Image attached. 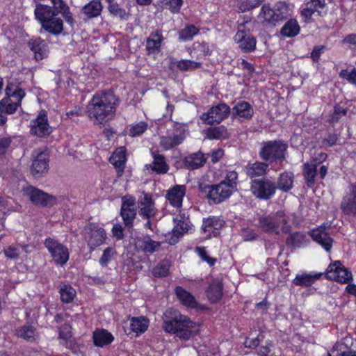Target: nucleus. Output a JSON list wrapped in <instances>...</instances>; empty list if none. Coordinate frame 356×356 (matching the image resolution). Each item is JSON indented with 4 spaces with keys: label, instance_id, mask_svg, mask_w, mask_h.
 <instances>
[{
    "label": "nucleus",
    "instance_id": "f3484780",
    "mask_svg": "<svg viewBox=\"0 0 356 356\" xmlns=\"http://www.w3.org/2000/svg\"><path fill=\"white\" fill-rule=\"evenodd\" d=\"M139 214L145 218L149 219L155 216L156 209L152 197L149 193H143L138 200Z\"/></svg>",
    "mask_w": 356,
    "mask_h": 356
},
{
    "label": "nucleus",
    "instance_id": "5701e85b",
    "mask_svg": "<svg viewBox=\"0 0 356 356\" xmlns=\"http://www.w3.org/2000/svg\"><path fill=\"white\" fill-rule=\"evenodd\" d=\"M288 13L289 9L286 3H277L273 9H268V23L275 25L277 22L286 19Z\"/></svg>",
    "mask_w": 356,
    "mask_h": 356
},
{
    "label": "nucleus",
    "instance_id": "c03bdc74",
    "mask_svg": "<svg viewBox=\"0 0 356 356\" xmlns=\"http://www.w3.org/2000/svg\"><path fill=\"white\" fill-rule=\"evenodd\" d=\"M59 293L60 295V300L64 303L72 302L76 293L75 289L68 284L60 285Z\"/></svg>",
    "mask_w": 356,
    "mask_h": 356
},
{
    "label": "nucleus",
    "instance_id": "9b49d317",
    "mask_svg": "<svg viewBox=\"0 0 356 356\" xmlns=\"http://www.w3.org/2000/svg\"><path fill=\"white\" fill-rule=\"evenodd\" d=\"M26 194L29 196L31 202L42 207H53L56 202V198L42 190L33 186H29L26 191Z\"/></svg>",
    "mask_w": 356,
    "mask_h": 356
},
{
    "label": "nucleus",
    "instance_id": "f8f14e48",
    "mask_svg": "<svg viewBox=\"0 0 356 356\" xmlns=\"http://www.w3.org/2000/svg\"><path fill=\"white\" fill-rule=\"evenodd\" d=\"M230 113L229 107L225 104H220L211 107L207 113L201 115V119L208 124L220 123Z\"/></svg>",
    "mask_w": 356,
    "mask_h": 356
},
{
    "label": "nucleus",
    "instance_id": "58836bf2",
    "mask_svg": "<svg viewBox=\"0 0 356 356\" xmlns=\"http://www.w3.org/2000/svg\"><path fill=\"white\" fill-rule=\"evenodd\" d=\"M294 175L291 172L285 171L280 175L277 183V188L283 191L287 192L291 190L293 185Z\"/></svg>",
    "mask_w": 356,
    "mask_h": 356
},
{
    "label": "nucleus",
    "instance_id": "864d4df0",
    "mask_svg": "<svg viewBox=\"0 0 356 356\" xmlns=\"http://www.w3.org/2000/svg\"><path fill=\"white\" fill-rule=\"evenodd\" d=\"M238 174L235 171H229L227 173L224 180L221 182H224L229 189L232 192L236 190Z\"/></svg>",
    "mask_w": 356,
    "mask_h": 356
},
{
    "label": "nucleus",
    "instance_id": "4c0bfd02",
    "mask_svg": "<svg viewBox=\"0 0 356 356\" xmlns=\"http://www.w3.org/2000/svg\"><path fill=\"white\" fill-rule=\"evenodd\" d=\"M251 191L257 197L260 199H266V181L264 179L252 180Z\"/></svg>",
    "mask_w": 356,
    "mask_h": 356
},
{
    "label": "nucleus",
    "instance_id": "7ed1b4c3",
    "mask_svg": "<svg viewBox=\"0 0 356 356\" xmlns=\"http://www.w3.org/2000/svg\"><path fill=\"white\" fill-rule=\"evenodd\" d=\"M5 92L6 97L0 101V112L10 115L21 106L22 100L26 93L17 81H9Z\"/></svg>",
    "mask_w": 356,
    "mask_h": 356
},
{
    "label": "nucleus",
    "instance_id": "ea45409f",
    "mask_svg": "<svg viewBox=\"0 0 356 356\" xmlns=\"http://www.w3.org/2000/svg\"><path fill=\"white\" fill-rule=\"evenodd\" d=\"M266 165L261 162H255L254 163H249L246 167V173L251 177H257L264 176L266 171Z\"/></svg>",
    "mask_w": 356,
    "mask_h": 356
},
{
    "label": "nucleus",
    "instance_id": "f704fd0d",
    "mask_svg": "<svg viewBox=\"0 0 356 356\" xmlns=\"http://www.w3.org/2000/svg\"><path fill=\"white\" fill-rule=\"evenodd\" d=\"M223 285L219 281L212 282L206 291L207 296L211 302H216L222 296Z\"/></svg>",
    "mask_w": 356,
    "mask_h": 356
},
{
    "label": "nucleus",
    "instance_id": "de8ad7c7",
    "mask_svg": "<svg viewBox=\"0 0 356 356\" xmlns=\"http://www.w3.org/2000/svg\"><path fill=\"white\" fill-rule=\"evenodd\" d=\"M120 215L122 218L124 224L127 227H131L136 216V209L129 208H122L120 209Z\"/></svg>",
    "mask_w": 356,
    "mask_h": 356
},
{
    "label": "nucleus",
    "instance_id": "473e14b6",
    "mask_svg": "<svg viewBox=\"0 0 356 356\" xmlns=\"http://www.w3.org/2000/svg\"><path fill=\"white\" fill-rule=\"evenodd\" d=\"M163 40V38L161 31L157 30L152 33L147 39L146 47L149 54H152L159 50Z\"/></svg>",
    "mask_w": 356,
    "mask_h": 356
},
{
    "label": "nucleus",
    "instance_id": "1a4fd4ad",
    "mask_svg": "<svg viewBox=\"0 0 356 356\" xmlns=\"http://www.w3.org/2000/svg\"><path fill=\"white\" fill-rule=\"evenodd\" d=\"M330 226L323 225L314 228L309 232L312 240L320 245L326 252H330L332 248L333 238L330 236L328 231Z\"/></svg>",
    "mask_w": 356,
    "mask_h": 356
},
{
    "label": "nucleus",
    "instance_id": "20e7f679",
    "mask_svg": "<svg viewBox=\"0 0 356 356\" xmlns=\"http://www.w3.org/2000/svg\"><path fill=\"white\" fill-rule=\"evenodd\" d=\"M288 145L282 140L268 141V165L277 171L283 167Z\"/></svg>",
    "mask_w": 356,
    "mask_h": 356
},
{
    "label": "nucleus",
    "instance_id": "052dcab7",
    "mask_svg": "<svg viewBox=\"0 0 356 356\" xmlns=\"http://www.w3.org/2000/svg\"><path fill=\"white\" fill-rule=\"evenodd\" d=\"M347 114V109L341 107L339 105H337L334 108V112L331 115L330 119V122L331 123L337 122L342 117L345 116Z\"/></svg>",
    "mask_w": 356,
    "mask_h": 356
},
{
    "label": "nucleus",
    "instance_id": "4be33fe9",
    "mask_svg": "<svg viewBox=\"0 0 356 356\" xmlns=\"http://www.w3.org/2000/svg\"><path fill=\"white\" fill-rule=\"evenodd\" d=\"M186 194V186L184 185H176L167 191L165 197L170 204L177 208L182 205L183 197Z\"/></svg>",
    "mask_w": 356,
    "mask_h": 356
},
{
    "label": "nucleus",
    "instance_id": "bf43d9fd",
    "mask_svg": "<svg viewBox=\"0 0 356 356\" xmlns=\"http://www.w3.org/2000/svg\"><path fill=\"white\" fill-rule=\"evenodd\" d=\"M225 129L224 127H211L207 129V135L209 139H220L224 136Z\"/></svg>",
    "mask_w": 356,
    "mask_h": 356
},
{
    "label": "nucleus",
    "instance_id": "c85d7f7f",
    "mask_svg": "<svg viewBox=\"0 0 356 356\" xmlns=\"http://www.w3.org/2000/svg\"><path fill=\"white\" fill-rule=\"evenodd\" d=\"M102 5L100 0H92L81 8L82 13L86 19L98 17L102 11Z\"/></svg>",
    "mask_w": 356,
    "mask_h": 356
},
{
    "label": "nucleus",
    "instance_id": "2f4dec72",
    "mask_svg": "<svg viewBox=\"0 0 356 356\" xmlns=\"http://www.w3.org/2000/svg\"><path fill=\"white\" fill-rule=\"evenodd\" d=\"M317 175V167L307 162L302 165V176L307 186L309 188L314 187L315 184V179Z\"/></svg>",
    "mask_w": 356,
    "mask_h": 356
},
{
    "label": "nucleus",
    "instance_id": "0e129e2a",
    "mask_svg": "<svg viewBox=\"0 0 356 356\" xmlns=\"http://www.w3.org/2000/svg\"><path fill=\"white\" fill-rule=\"evenodd\" d=\"M325 47L324 45L315 46L311 52V58L314 63L319 61L321 54L324 52Z\"/></svg>",
    "mask_w": 356,
    "mask_h": 356
},
{
    "label": "nucleus",
    "instance_id": "f03ea898",
    "mask_svg": "<svg viewBox=\"0 0 356 356\" xmlns=\"http://www.w3.org/2000/svg\"><path fill=\"white\" fill-rule=\"evenodd\" d=\"M164 316L163 329L166 332L175 334L180 339L188 341L198 332L197 325L176 309L166 310Z\"/></svg>",
    "mask_w": 356,
    "mask_h": 356
},
{
    "label": "nucleus",
    "instance_id": "a19ab883",
    "mask_svg": "<svg viewBox=\"0 0 356 356\" xmlns=\"http://www.w3.org/2000/svg\"><path fill=\"white\" fill-rule=\"evenodd\" d=\"M253 110L245 102H240L233 107V114L241 118H249L252 115Z\"/></svg>",
    "mask_w": 356,
    "mask_h": 356
},
{
    "label": "nucleus",
    "instance_id": "09e8293b",
    "mask_svg": "<svg viewBox=\"0 0 356 356\" xmlns=\"http://www.w3.org/2000/svg\"><path fill=\"white\" fill-rule=\"evenodd\" d=\"M199 33V29L194 25H188L178 32L179 39L182 41L191 40Z\"/></svg>",
    "mask_w": 356,
    "mask_h": 356
},
{
    "label": "nucleus",
    "instance_id": "6e6d98bb",
    "mask_svg": "<svg viewBox=\"0 0 356 356\" xmlns=\"http://www.w3.org/2000/svg\"><path fill=\"white\" fill-rule=\"evenodd\" d=\"M202 63L191 60H181L177 63V68L181 71H187L200 67Z\"/></svg>",
    "mask_w": 356,
    "mask_h": 356
},
{
    "label": "nucleus",
    "instance_id": "412c9836",
    "mask_svg": "<svg viewBox=\"0 0 356 356\" xmlns=\"http://www.w3.org/2000/svg\"><path fill=\"white\" fill-rule=\"evenodd\" d=\"M126 148L124 147H120L117 148L109 159V161L112 163L117 170L118 177H121L124 173V169L126 158Z\"/></svg>",
    "mask_w": 356,
    "mask_h": 356
},
{
    "label": "nucleus",
    "instance_id": "cd10ccee",
    "mask_svg": "<svg viewBox=\"0 0 356 356\" xmlns=\"http://www.w3.org/2000/svg\"><path fill=\"white\" fill-rule=\"evenodd\" d=\"M42 28L52 35H59L63 31V22L56 16L41 24Z\"/></svg>",
    "mask_w": 356,
    "mask_h": 356
},
{
    "label": "nucleus",
    "instance_id": "c756f323",
    "mask_svg": "<svg viewBox=\"0 0 356 356\" xmlns=\"http://www.w3.org/2000/svg\"><path fill=\"white\" fill-rule=\"evenodd\" d=\"M207 159L200 152L191 154L184 159V165L189 170L197 169L204 165Z\"/></svg>",
    "mask_w": 356,
    "mask_h": 356
},
{
    "label": "nucleus",
    "instance_id": "4d7b16f0",
    "mask_svg": "<svg viewBox=\"0 0 356 356\" xmlns=\"http://www.w3.org/2000/svg\"><path fill=\"white\" fill-rule=\"evenodd\" d=\"M116 254L115 248L112 247L106 248L103 252L101 258L99 259V264L102 266L106 267L108 266L109 261H111L113 256Z\"/></svg>",
    "mask_w": 356,
    "mask_h": 356
},
{
    "label": "nucleus",
    "instance_id": "e433bc0d",
    "mask_svg": "<svg viewBox=\"0 0 356 356\" xmlns=\"http://www.w3.org/2000/svg\"><path fill=\"white\" fill-rule=\"evenodd\" d=\"M321 276V274L311 275L303 273L297 275L293 280V284L296 286H310Z\"/></svg>",
    "mask_w": 356,
    "mask_h": 356
},
{
    "label": "nucleus",
    "instance_id": "7c9ffc66",
    "mask_svg": "<svg viewBox=\"0 0 356 356\" xmlns=\"http://www.w3.org/2000/svg\"><path fill=\"white\" fill-rule=\"evenodd\" d=\"M175 291L177 298L184 305L190 308L197 307V302L193 296L188 291H186L183 287L177 286Z\"/></svg>",
    "mask_w": 356,
    "mask_h": 356
},
{
    "label": "nucleus",
    "instance_id": "423d86ee",
    "mask_svg": "<svg viewBox=\"0 0 356 356\" xmlns=\"http://www.w3.org/2000/svg\"><path fill=\"white\" fill-rule=\"evenodd\" d=\"M325 277L330 280L341 284H348L353 281L351 271L346 268L340 261H334L328 266Z\"/></svg>",
    "mask_w": 356,
    "mask_h": 356
},
{
    "label": "nucleus",
    "instance_id": "ddd939ff",
    "mask_svg": "<svg viewBox=\"0 0 356 356\" xmlns=\"http://www.w3.org/2000/svg\"><path fill=\"white\" fill-rule=\"evenodd\" d=\"M31 172L35 177H41L49 170V156L46 152L40 151L33 154Z\"/></svg>",
    "mask_w": 356,
    "mask_h": 356
},
{
    "label": "nucleus",
    "instance_id": "680f3d73",
    "mask_svg": "<svg viewBox=\"0 0 356 356\" xmlns=\"http://www.w3.org/2000/svg\"><path fill=\"white\" fill-rule=\"evenodd\" d=\"M195 252L198 254V255L201 257V259L207 262L211 266H213L216 259L214 258H212L209 257L207 251L205 250V248L204 247H196L195 248Z\"/></svg>",
    "mask_w": 356,
    "mask_h": 356
},
{
    "label": "nucleus",
    "instance_id": "f257e3e1",
    "mask_svg": "<svg viewBox=\"0 0 356 356\" xmlns=\"http://www.w3.org/2000/svg\"><path fill=\"white\" fill-rule=\"evenodd\" d=\"M118 98L113 92L95 94L87 106V114L94 124H104L115 113Z\"/></svg>",
    "mask_w": 356,
    "mask_h": 356
},
{
    "label": "nucleus",
    "instance_id": "603ef678",
    "mask_svg": "<svg viewBox=\"0 0 356 356\" xmlns=\"http://www.w3.org/2000/svg\"><path fill=\"white\" fill-rule=\"evenodd\" d=\"M14 138L8 135L0 136V158L7 154L11 147Z\"/></svg>",
    "mask_w": 356,
    "mask_h": 356
},
{
    "label": "nucleus",
    "instance_id": "6ab92c4d",
    "mask_svg": "<svg viewBox=\"0 0 356 356\" xmlns=\"http://www.w3.org/2000/svg\"><path fill=\"white\" fill-rule=\"evenodd\" d=\"M327 12V8L325 0H309L306 3L305 8L301 11V14L306 19H310L315 13L323 16L326 15Z\"/></svg>",
    "mask_w": 356,
    "mask_h": 356
},
{
    "label": "nucleus",
    "instance_id": "79ce46f5",
    "mask_svg": "<svg viewBox=\"0 0 356 356\" xmlns=\"http://www.w3.org/2000/svg\"><path fill=\"white\" fill-rule=\"evenodd\" d=\"M149 326V321L144 316L131 318L130 327L136 334L145 332Z\"/></svg>",
    "mask_w": 356,
    "mask_h": 356
},
{
    "label": "nucleus",
    "instance_id": "393cba45",
    "mask_svg": "<svg viewBox=\"0 0 356 356\" xmlns=\"http://www.w3.org/2000/svg\"><path fill=\"white\" fill-rule=\"evenodd\" d=\"M28 45L31 50L34 53L35 58L37 60H42L47 55V45L40 38H36L34 39H31Z\"/></svg>",
    "mask_w": 356,
    "mask_h": 356
},
{
    "label": "nucleus",
    "instance_id": "3c124183",
    "mask_svg": "<svg viewBox=\"0 0 356 356\" xmlns=\"http://www.w3.org/2000/svg\"><path fill=\"white\" fill-rule=\"evenodd\" d=\"M108 9L111 15L118 17L120 19L127 20L129 17V13L120 7L116 2L109 3Z\"/></svg>",
    "mask_w": 356,
    "mask_h": 356
},
{
    "label": "nucleus",
    "instance_id": "37998d69",
    "mask_svg": "<svg viewBox=\"0 0 356 356\" xmlns=\"http://www.w3.org/2000/svg\"><path fill=\"white\" fill-rule=\"evenodd\" d=\"M16 334L26 341H33L35 339L36 330L33 325H25L16 330Z\"/></svg>",
    "mask_w": 356,
    "mask_h": 356
},
{
    "label": "nucleus",
    "instance_id": "8fccbe9b",
    "mask_svg": "<svg viewBox=\"0 0 356 356\" xmlns=\"http://www.w3.org/2000/svg\"><path fill=\"white\" fill-rule=\"evenodd\" d=\"M170 264L167 259L160 261L152 270V274L156 277L167 276L169 273Z\"/></svg>",
    "mask_w": 356,
    "mask_h": 356
},
{
    "label": "nucleus",
    "instance_id": "c9c22d12",
    "mask_svg": "<svg viewBox=\"0 0 356 356\" xmlns=\"http://www.w3.org/2000/svg\"><path fill=\"white\" fill-rule=\"evenodd\" d=\"M300 27L296 19L288 20L280 31V34L284 38H292L300 33Z\"/></svg>",
    "mask_w": 356,
    "mask_h": 356
},
{
    "label": "nucleus",
    "instance_id": "4468645a",
    "mask_svg": "<svg viewBox=\"0 0 356 356\" xmlns=\"http://www.w3.org/2000/svg\"><path fill=\"white\" fill-rule=\"evenodd\" d=\"M31 133L40 138H44L50 134L51 127L48 122L47 111H41L36 119L33 121Z\"/></svg>",
    "mask_w": 356,
    "mask_h": 356
},
{
    "label": "nucleus",
    "instance_id": "dca6fc26",
    "mask_svg": "<svg viewBox=\"0 0 356 356\" xmlns=\"http://www.w3.org/2000/svg\"><path fill=\"white\" fill-rule=\"evenodd\" d=\"M340 209L346 215L356 216V182L350 186L349 193L343 196Z\"/></svg>",
    "mask_w": 356,
    "mask_h": 356
},
{
    "label": "nucleus",
    "instance_id": "0eeeda50",
    "mask_svg": "<svg viewBox=\"0 0 356 356\" xmlns=\"http://www.w3.org/2000/svg\"><path fill=\"white\" fill-rule=\"evenodd\" d=\"M248 22L238 25V31L234 37V41L244 52L252 51L255 49L256 40L250 33V29L246 28Z\"/></svg>",
    "mask_w": 356,
    "mask_h": 356
},
{
    "label": "nucleus",
    "instance_id": "e2e57ef3",
    "mask_svg": "<svg viewBox=\"0 0 356 356\" xmlns=\"http://www.w3.org/2000/svg\"><path fill=\"white\" fill-rule=\"evenodd\" d=\"M3 253L5 256L8 259H17L19 256L20 252L18 248L12 245H9L4 248Z\"/></svg>",
    "mask_w": 356,
    "mask_h": 356
},
{
    "label": "nucleus",
    "instance_id": "b1692460",
    "mask_svg": "<svg viewBox=\"0 0 356 356\" xmlns=\"http://www.w3.org/2000/svg\"><path fill=\"white\" fill-rule=\"evenodd\" d=\"M136 245L145 254H152L159 250L161 242L152 240L149 236H145L137 238Z\"/></svg>",
    "mask_w": 356,
    "mask_h": 356
},
{
    "label": "nucleus",
    "instance_id": "a18cd8bd",
    "mask_svg": "<svg viewBox=\"0 0 356 356\" xmlns=\"http://www.w3.org/2000/svg\"><path fill=\"white\" fill-rule=\"evenodd\" d=\"M188 231V225L184 222H179L172 229L170 237L168 238L169 243L171 245L175 244L179 241L184 233Z\"/></svg>",
    "mask_w": 356,
    "mask_h": 356
},
{
    "label": "nucleus",
    "instance_id": "13d9d810",
    "mask_svg": "<svg viewBox=\"0 0 356 356\" xmlns=\"http://www.w3.org/2000/svg\"><path fill=\"white\" fill-rule=\"evenodd\" d=\"M264 0H240L238 8L242 11L252 9L259 6Z\"/></svg>",
    "mask_w": 356,
    "mask_h": 356
},
{
    "label": "nucleus",
    "instance_id": "72a5a7b5",
    "mask_svg": "<svg viewBox=\"0 0 356 356\" xmlns=\"http://www.w3.org/2000/svg\"><path fill=\"white\" fill-rule=\"evenodd\" d=\"M114 338L106 330H96L93 333V341L96 346L103 347L112 343Z\"/></svg>",
    "mask_w": 356,
    "mask_h": 356
},
{
    "label": "nucleus",
    "instance_id": "9d476101",
    "mask_svg": "<svg viewBox=\"0 0 356 356\" xmlns=\"http://www.w3.org/2000/svg\"><path fill=\"white\" fill-rule=\"evenodd\" d=\"M44 245L57 264L63 265L67 263L69 259V252L65 246L51 238L45 240Z\"/></svg>",
    "mask_w": 356,
    "mask_h": 356
},
{
    "label": "nucleus",
    "instance_id": "39448f33",
    "mask_svg": "<svg viewBox=\"0 0 356 356\" xmlns=\"http://www.w3.org/2000/svg\"><path fill=\"white\" fill-rule=\"evenodd\" d=\"M199 188L201 193L205 194L207 198L214 204L223 202L233 193L224 182H220L216 185L200 184Z\"/></svg>",
    "mask_w": 356,
    "mask_h": 356
},
{
    "label": "nucleus",
    "instance_id": "6e6552de",
    "mask_svg": "<svg viewBox=\"0 0 356 356\" xmlns=\"http://www.w3.org/2000/svg\"><path fill=\"white\" fill-rule=\"evenodd\" d=\"M85 233L87 244L90 251H93L97 247L103 244L106 238L104 229L95 223L88 225L85 228Z\"/></svg>",
    "mask_w": 356,
    "mask_h": 356
},
{
    "label": "nucleus",
    "instance_id": "338daca9",
    "mask_svg": "<svg viewBox=\"0 0 356 356\" xmlns=\"http://www.w3.org/2000/svg\"><path fill=\"white\" fill-rule=\"evenodd\" d=\"M122 208L136 209V200L134 197L125 196L122 198Z\"/></svg>",
    "mask_w": 356,
    "mask_h": 356
},
{
    "label": "nucleus",
    "instance_id": "bb28decb",
    "mask_svg": "<svg viewBox=\"0 0 356 356\" xmlns=\"http://www.w3.org/2000/svg\"><path fill=\"white\" fill-rule=\"evenodd\" d=\"M270 230H274L277 233L280 230L284 233L289 232L290 226L288 225V220L283 212H278L273 221H268V232Z\"/></svg>",
    "mask_w": 356,
    "mask_h": 356
},
{
    "label": "nucleus",
    "instance_id": "2eb2a0df",
    "mask_svg": "<svg viewBox=\"0 0 356 356\" xmlns=\"http://www.w3.org/2000/svg\"><path fill=\"white\" fill-rule=\"evenodd\" d=\"M43 1L44 3H37L34 10L35 18L40 24L58 15V9L50 1Z\"/></svg>",
    "mask_w": 356,
    "mask_h": 356
},
{
    "label": "nucleus",
    "instance_id": "49530a36",
    "mask_svg": "<svg viewBox=\"0 0 356 356\" xmlns=\"http://www.w3.org/2000/svg\"><path fill=\"white\" fill-rule=\"evenodd\" d=\"M72 330L69 324L65 323L60 329L59 339L63 340L62 344L67 348H72Z\"/></svg>",
    "mask_w": 356,
    "mask_h": 356
},
{
    "label": "nucleus",
    "instance_id": "a211bd4d",
    "mask_svg": "<svg viewBox=\"0 0 356 356\" xmlns=\"http://www.w3.org/2000/svg\"><path fill=\"white\" fill-rule=\"evenodd\" d=\"M185 137V130L177 128L175 133L161 136L159 144L163 149L168 150L182 143Z\"/></svg>",
    "mask_w": 356,
    "mask_h": 356
},
{
    "label": "nucleus",
    "instance_id": "a878e982",
    "mask_svg": "<svg viewBox=\"0 0 356 356\" xmlns=\"http://www.w3.org/2000/svg\"><path fill=\"white\" fill-rule=\"evenodd\" d=\"M154 161L152 164L146 165L145 168L151 169L158 174H165L169 169L168 165L165 162L163 155L159 154L155 152H152Z\"/></svg>",
    "mask_w": 356,
    "mask_h": 356
},
{
    "label": "nucleus",
    "instance_id": "5fc2aeb1",
    "mask_svg": "<svg viewBox=\"0 0 356 356\" xmlns=\"http://www.w3.org/2000/svg\"><path fill=\"white\" fill-rule=\"evenodd\" d=\"M147 122L141 121L130 127L129 135L131 137L140 136L147 130Z\"/></svg>",
    "mask_w": 356,
    "mask_h": 356
},
{
    "label": "nucleus",
    "instance_id": "aec40b11",
    "mask_svg": "<svg viewBox=\"0 0 356 356\" xmlns=\"http://www.w3.org/2000/svg\"><path fill=\"white\" fill-rule=\"evenodd\" d=\"M225 222L220 218L216 216H210L203 219L202 230L207 234V237L211 236H217L219 234V230L223 227Z\"/></svg>",
    "mask_w": 356,
    "mask_h": 356
},
{
    "label": "nucleus",
    "instance_id": "774afa93",
    "mask_svg": "<svg viewBox=\"0 0 356 356\" xmlns=\"http://www.w3.org/2000/svg\"><path fill=\"white\" fill-rule=\"evenodd\" d=\"M113 237L117 240H122L124 238L123 228L120 224H115L112 228Z\"/></svg>",
    "mask_w": 356,
    "mask_h": 356
},
{
    "label": "nucleus",
    "instance_id": "69168bd1",
    "mask_svg": "<svg viewBox=\"0 0 356 356\" xmlns=\"http://www.w3.org/2000/svg\"><path fill=\"white\" fill-rule=\"evenodd\" d=\"M327 154L324 152L318 153L312 158L309 163L316 165V167H317L319 164L324 162L327 159Z\"/></svg>",
    "mask_w": 356,
    "mask_h": 356
}]
</instances>
